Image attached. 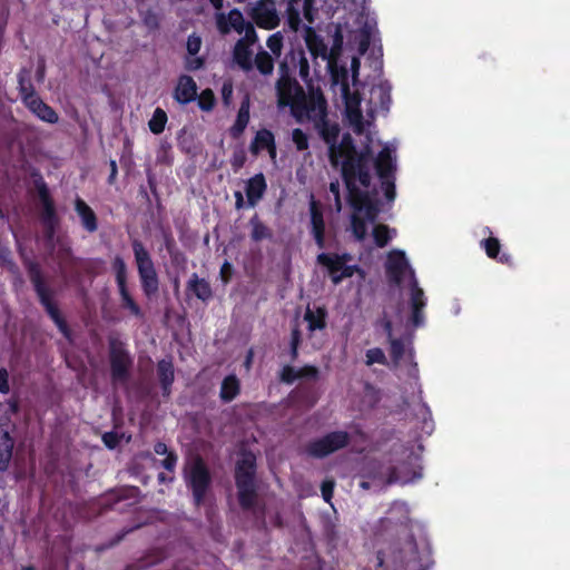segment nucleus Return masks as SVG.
<instances>
[{"mask_svg": "<svg viewBox=\"0 0 570 570\" xmlns=\"http://www.w3.org/2000/svg\"><path fill=\"white\" fill-rule=\"evenodd\" d=\"M277 71L275 90L279 107H289L297 120L306 117L315 124L327 117V104L322 91L311 89L307 96L296 79L297 71L303 81L309 79V62L302 47L291 48L279 61Z\"/></svg>", "mask_w": 570, "mask_h": 570, "instance_id": "f257e3e1", "label": "nucleus"}, {"mask_svg": "<svg viewBox=\"0 0 570 570\" xmlns=\"http://www.w3.org/2000/svg\"><path fill=\"white\" fill-rule=\"evenodd\" d=\"M318 129L321 138L328 145V160L333 168L341 166V177L351 191H355L353 179L358 178L363 188L371 186L370 163L372 160V148L370 145L357 150L351 134L345 132L337 144L340 126L331 124L327 117L316 120L314 124Z\"/></svg>", "mask_w": 570, "mask_h": 570, "instance_id": "f03ea898", "label": "nucleus"}, {"mask_svg": "<svg viewBox=\"0 0 570 570\" xmlns=\"http://www.w3.org/2000/svg\"><path fill=\"white\" fill-rule=\"evenodd\" d=\"M355 191H351L348 187L347 203L353 209L351 216V226L353 235L357 240H363L367 234L366 220L374 223L381 212V200L379 199V193L376 188L368 190V187L364 190L361 189L358 178L353 179Z\"/></svg>", "mask_w": 570, "mask_h": 570, "instance_id": "7ed1b4c3", "label": "nucleus"}, {"mask_svg": "<svg viewBox=\"0 0 570 570\" xmlns=\"http://www.w3.org/2000/svg\"><path fill=\"white\" fill-rule=\"evenodd\" d=\"M22 263L40 304L43 306L47 314L56 324L63 337L71 341L72 332L66 318L60 313L58 305L53 301V292L45 282L40 264L29 257H23Z\"/></svg>", "mask_w": 570, "mask_h": 570, "instance_id": "20e7f679", "label": "nucleus"}, {"mask_svg": "<svg viewBox=\"0 0 570 570\" xmlns=\"http://www.w3.org/2000/svg\"><path fill=\"white\" fill-rule=\"evenodd\" d=\"M256 456L252 452H244L235 465V484L237 500L244 511L257 512L256 503L258 492L256 485Z\"/></svg>", "mask_w": 570, "mask_h": 570, "instance_id": "39448f33", "label": "nucleus"}, {"mask_svg": "<svg viewBox=\"0 0 570 570\" xmlns=\"http://www.w3.org/2000/svg\"><path fill=\"white\" fill-rule=\"evenodd\" d=\"M131 248L141 291L147 298H153L159 292V277L151 255L138 238L131 239Z\"/></svg>", "mask_w": 570, "mask_h": 570, "instance_id": "423d86ee", "label": "nucleus"}, {"mask_svg": "<svg viewBox=\"0 0 570 570\" xmlns=\"http://www.w3.org/2000/svg\"><path fill=\"white\" fill-rule=\"evenodd\" d=\"M351 443V435L346 431H332L318 439L309 441L305 452L314 459H324L340 450L347 448Z\"/></svg>", "mask_w": 570, "mask_h": 570, "instance_id": "0eeeda50", "label": "nucleus"}, {"mask_svg": "<svg viewBox=\"0 0 570 570\" xmlns=\"http://www.w3.org/2000/svg\"><path fill=\"white\" fill-rule=\"evenodd\" d=\"M109 363L112 383H127L130 377L132 360L124 343L116 338L109 341Z\"/></svg>", "mask_w": 570, "mask_h": 570, "instance_id": "6e6552de", "label": "nucleus"}, {"mask_svg": "<svg viewBox=\"0 0 570 570\" xmlns=\"http://www.w3.org/2000/svg\"><path fill=\"white\" fill-rule=\"evenodd\" d=\"M210 483L212 475L206 463L200 456L196 458L187 478V484L191 489L196 507L204 503Z\"/></svg>", "mask_w": 570, "mask_h": 570, "instance_id": "1a4fd4ad", "label": "nucleus"}, {"mask_svg": "<svg viewBox=\"0 0 570 570\" xmlns=\"http://www.w3.org/2000/svg\"><path fill=\"white\" fill-rule=\"evenodd\" d=\"M115 281L121 299V306L128 309L134 316L142 317L140 306L135 302L127 286V265L122 257L116 256L111 263Z\"/></svg>", "mask_w": 570, "mask_h": 570, "instance_id": "9d476101", "label": "nucleus"}, {"mask_svg": "<svg viewBox=\"0 0 570 570\" xmlns=\"http://www.w3.org/2000/svg\"><path fill=\"white\" fill-rule=\"evenodd\" d=\"M411 273L412 282L415 279L414 271L411 268L405 253L393 249L387 254L385 262V274L390 284L400 286L406 272Z\"/></svg>", "mask_w": 570, "mask_h": 570, "instance_id": "9b49d317", "label": "nucleus"}, {"mask_svg": "<svg viewBox=\"0 0 570 570\" xmlns=\"http://www.w3.org/2000/svg\"><path fill=\"white\" fill-rule=\"evenodd\" d=\"M31 177L33 179L35 188L38 193V197L42 205L41 223H60V219L56 210L55 202L50 195L48 185L45 181L41 173L38 169H33L31 171Z\"/></svg>", "mask_w": 570, "mask_h": 570, "instance_id": "f8f14e48", "label": "nucleus"}, {"mask_svg": "<svg viewBox=\"0 0 570 570\" xmlns=\"http://www.w3.org/2000/svg\"><path fill=\"white\" fill-rule=\"evenodd\" d=\"M252 18L263 29L272 30L279 24L275 2L273 0H261L253 9Z\"/></svg>", "mask_w": 570, "mask_h": 570, "instance_id": "ddd939ff", "label": "nucleus"}, {"mask_svg": "<svg viewBox=\"0 0 570 570\" xmlns=\"http://www.w3.org/2000/svg\"><path fill=\"white\" fill-rule=\"evenodd\" d=\"M411 323L414 327H421L425 323L424 308L426 306V298L423 289L419 286L416 279L411 284Z\"/></svg>", "mask_w": 570, "mask_h": 570, "instance_id": "4468645a", "label": "nucleus"}, {"mask_svg": "<svg viewBox=\"0 0 570 570\" xmlns=\"http://www.w3.org/2000/svg\"><path fill=\"white\" fill-rule=\"evenodd\" d=\"M24 106L31 114L43 122L53 125L59 120L57 111L46 104L40 96H27L24 99Z\"/></svg>", "mask_w": 570, "mask_h": 570, "instance_id": "2eb2a0df", "label": "nucleus"}, {"mask_svg": "<svg viewBox=\"0 0 570 570\" xmlns=\"http://www.w3.org/2000/svg\"><path fill=\"white\" fill-rule=\"evenodd\" d=\"M197 83L191 76L180 75L174 89V99L180 105H188L197 98Z\"/></svg>", "mask_w": 570, "mask_h": 570, "instance_id": "dca6fc26", "label": "nucleus"}, {"mask_svg": "<svg viewBox=\"0 0 570 570\" xmlns=\"http://www.w3.org/2000/svg\"><path fill=\"white\" fill-rule=\"evenodd\" d=\"M267 190V183L263 173H258L246 180L245 194L247 207H255L264 197Z\"/></svg>", "mask_w": 570, "mask_h": 570, "instance_id": "f3484780", "label": "nucleus"}, {"mask_svg": "<svg viewBox=\"0 0 570 570\" xmlns=\"http://www.w3.org/2000/svg\"><path fill=\"white\" fill-rule=\"evenodd\" d=\"M95 274V265L90 259L78 257L61 276L72 283L81 284L85 276Z\"/></svg>", "mask_w": 570, "mask_h": 570, "instance_id": "a211bd4d", "label": "nucleus"}, {"mask_svg": "<svg viewBox=\"0 0 570 570\" xmlns=\"http://www.w3.org/2000/svg\"><path fill=\"white\" fill-rule=\"evenodd\" d=\"M374 165L376 175L379 178H389L395 176L396 170V164L395 159L392 155V150L385 146L383 147L380 153L377 154L376 158L372 157V160L370 163L371 165Z\"/></svg>", "mask_w": 570, "mask_h": 570, "instance_id": "6ab92c4d", "label": "nucleus"}, {"mask_svg": "<svg viewBox=\"0 0 570 570\" xmlns=\"http://www.w3.org/2000/svg\"><path fill=\"white\" fill-rule=\"evenodd\" d=\"M311 234L315 244L320 249L326 247L325 244V222L322 210L318 208L317 203L312 198L311 206Z\"/></svg>", "mask_w": 570, "mask_h": 570, "instance_id": "aec40b11", "label": "nucleus"}, {"mask_svg": "<svg viewBox=\"0 0 570 570\" xmlns=\"http://www.w3.org/2000/svg\"><path fill=\"white\" fill-rule=\"evenodd\" d=\"M75 212L80 218V223L82 228L89 233L94 234L98 230V217L94 209L79 196L76 197L75 202Z\"/></svg>", "mask_w": 570, "mask_h": 570, "instance_id": "412c9836", "label": "nucleus"}, {"mask_svg": "<svg viewBox=\"0 0 570 570\" xmlns=\"http://www.w3.org/2000/svg\"><path fill=\"white\" fill-rule=\"evenodd\" d=\"M157 377L160 383L161 395L169 397L171 394V385L175 381V368L170 358H163L157 362Z\"/></svg>", "mask_w": 570, "mask_h": 570, "instance_id": "4be33fe9", "label": "nucleus"}, {"mask_svg": "<svg viewBox=\"0 0 570 570\" xmlns=\"http://www.w3.org/2000/svg\"><path fill=\"white\" fill-rule=\"evenodd\" d=\"M228 22L226 21L225 17L222 14L218 18V28L222 33H227L229 31V26L237 32L243 33L244 29H246L248 21L245 20L243 13L238 9H232L228 12Z\"/></svg>", "mask_w": 570, "mask_h": 570, "instance_id": "5701e85b", "label": "nucleus"}, {"mask_svg": "<svg viewBox=\"0 0 570 570\" xmlns=\"http://www.w3.org/2000/svg\"><path fill=\"white\" fill-rule=\"evenodd\" d=\"M481 247L485 250V254L489 258L495 259L501 264H505L511 266L513 264V258L510 254L502 253L501 254V244L500 240L495 237H488L481 240Z\"/></svg>", "mask_w": 570, "mask_h": 570, "instance_id": "b1692460", "label": "nucleus"}, {"mask_svg": "<svg viewBox=\"0 0 570 570\" xmlns=\"http://www.w3.org/2000/svg\"><path fill=\"white\" fill-rule=\"evenodd\" d=\"M186 289L203 302H207L213 297V291L209 282L205 278H200L197 273L191 274L187 282Z\"/></svg>", "mask_w": 570, "mask_h": 570, "instance_id": "393cba45", "label": "nucleus"}, {"mask_svg": "<svg viewBox=\"0 0 570 570\" xmlns=\"http://www.w3.org/2000/svg\"><path fill=\"white\" fill-rule=\"evenodd\" d=\"M252 46L237 41L233 49V59L243 71H250L254 68Z\"/></svg>", "mask_w": 570, "mask_h": 570, "instance_id": "a878e982", "label": "nucleus"}, {"mask_svg": "<svg viewBox=\"0 0 570 570\" xmlns=\"http://www.w3.org/2000/svg\"><path fill=\"white\" fill-rule=\"evenodd\" d=\"M304 320L307 322L308 332L322 331L327 325V311L325 307H317L315 311L307 307Z\"/></svg>", "mask_w": 570, "mask_h": 570, "instance_id": "bb28decb", "label": "nucleus"}, {"mask_svg": "<svg viewBox=\"0 0 570 570\" xmlns=\"http://www.w3.org/2000/svg\"><path fill=\"white\" fill-rule=\"evenodd\" d=\"M14 440L8 431L0 433V472H6L12 459Z\"/></svg>", "mask_w": 570, "mask_h": 570, "instance_id": "cd10ccee", "label": "nucleus"}, {"mask_svg": "<svg viewBox=\"0 0 570 570\" xmlns=\"http://www.w3.org/2000/svg\"><path fill=\"white\" fill-rule=\"evenodd\" d=\"M249 118V99L245 98L239 106L236 120L229 130L233 138H238L245 131Z\"/></svg>", "mask_w": 570, "mask_h": 570, "instance_id": "c85d7f7f", "label": "nucleus"}, {"mask_svg": "<svg viewBox=\"0 0 570 570\" xmlns=\"http://www.w3.org/2000/svg\"><path fill=\"white\" fill-rule=\"evenodd\" d=\"M305 42L312 56L315 58L318 56L323 58L326 57L327 47L321 36H318L312 27L305 28Z\"/></svg>", "mask_w": 570, "mask_h": 570, "instance_id": "c756f323", "label": "nucleus"}, {"mask_svg": "<svg viewBox=\"0 0 570 570\" xmlns=\"http://www.w3.org/2000/svg\"><path fill=\"white\" fill-rule=\"evenodd\" d=\"M240 392V383L235 374L227 375L220 385L219 397L224 403L232 402Z\"/></svg>", "mask_w": 570, "mask_h": 570, "instance_id": "7c9ffc66", "label": "nucleus"}, {"mask_svg": "<svg viewBox=\"0 0 570 570\" xmlns=\"http://www.w3.org/2000/svg\"><path fill=\"white\" fill-rule=\"evenodd\" d=\"M274 142L275 136L269 129H259L249 145V151L256 156L262 150L274 147Z\"/></svg>", "mask_w": 570, "mask_h": 570, "instance_id": "2f4dec72", "label": "nucleus"}, {"mask_svg": "<svg viewBox=\"0 0 570 570\" xmlns=\"http://www.w3.org/2000/svg\"><path fill=\"white\" fill-rule=\"evenodd\" d=\"M154 452L158 455H166L164 460L160 461V465L169 471L174 472L178 462V455L175 451L168 450L166 443L158 441L154 444Z\"/></svg>", "mask_w": 570, "mask_h": 570, "instance_id": "473e14b6", "label": "nucleus"}, {"mask_svg": "<svg viewBox=\"0 0 570 570\" xmlns=\"http://www.w3.org/2000/svg\"><path fill=\"white\" fill-rule=\"evenodd\" d=\"M249 225L252 227L250 238L254 242H262L264 239L272 238V236H273L272 230L259 219L257 214H255L249 219Z\"/></svg>", "mask_w": 570, "mask_h": 570, "instance_id": "72a5a7b5", "label": "nucleus"}, {"mask_svg": "<svg viewBox=\"0 0 570 570\" xmlns=\"http://www.w3.org/2000/svg\"><path fill=\"white\" fill-rule=\"evenodd\" d=\"M316 262L318 265L326 267L332 282L333 277L340 276L343 265L331 253H320Z\"/></svg>", "mask_w": 570, "mask_h": 570, "instance_id": "f704fd0d", "label": "nucleus"}, {"mask_svg": "<svg viewBox=\"0 0 570 570\" xmlns=\"http://www.w3.org/2000/svg\"><path fill=\"white\" fill-rule=\"evenodd\" d=\"M256 69L263 76H271L274 71V59L273 57L265 50H259L255 59L253 61Z\"/></svg>", "mask_w": 570, "mask_h": 570, "instance_id": "c9c22d12", "label": "nucleus"}, {"mask_svg": "<svg viewBox=\"0 0 570 570\" xmlns=\"http://www.w3.org/2000/svg\"><path fill=\"white\" fill-rule=\"evenodd\" d=\"M372 99L377 100L381 110L389 111L392 102L391 87L387 85H380L372 89Z\"/></svg>", "mask_w": 570, "mask_h": 570, "instance_id": "e433bc0d", "label": "nucleus"}, {"mask_svg": "<svg viewBox=\"0 0 570 570\" xmlns=\"http://www.w3.org/2000/svg\"><path fill=\"white\" fill-rule=\"evenodd\" d=\"M168 117L164 109L157 107L148 121L149 130L154 135H159L164 131L166 124H167Z\"/></svg>", "mask_w": 570, "mask_h": 570, "instance_id": "4c0bfd02", "label": "nucleus"}, {"mask_svg": "<svg viewBox=\"0 0 570 570\" xmlns=\"http://www.w3.org/2000/svg\"><path fill=\"white\" fill-rule=\"evenodd\" d=\"M372 235H373L375 245L380 248L385 247L392 239L391 228L385 224L375 225L373 228Z\"/></svg>", "mask_w": 570, "mask_h": 570, "instance_id": "58836bf2", "label": "nucleus"}, {"mask_svg": "<svg viewBox=\"0 0 570 570\" xmlns=\"http://www.w3.org/2000/svg\"><path fill=\"white\" fill-rule=\"evenodd\" d=\"M198 107L203 111H212L216 105V97L210 88L204 89L198 96Z\"/></svg>", "mask_w": 570, "mask_h": 570, "instance_id": "ea45409f", "label": "nucleus"}, {"mask_svg": "<svg viewBox=\"0 0 570 570\" xmlns=\"http://www.w3.org/2000/svg\"><path fill=\"white\" fill-rule=\"evenodd\" d=\"M405 353V345L401 338H390V354L395 366H397Z\"/></svg>", "mask_w": 570, "mask_h": 570, "instance_id": "a19ab883", "label": "nucleus"}, {"mask_svg": "<svg viewBox=\"0 0 570 570\" xmlns=\"http://www.w3.org/2000/svg\"><path fill=\"white\" fill-rule=\"evenodd\" d=\"M286 22L288 28L294 32H297L302 24L299 11L292 3H288L286 9Z\"/></svg>", "mask_w": 570, "mask_h": 570, "instance_id": "79ce46f5", "label": "nucleus"}, {"mask_svg": "<svg viewBox=\"0 0 570 570\" xmlns=\"http://www.w3.org/2000/svg\"><path fill=\"white\" fill-rule=\"evenodd\" d=\"M366 365L371 366L373 364H382V365H386L387 364V358L383 352L382 348L380 347H373V348H370L366 351Z\"/></svg>", "mask_w": 570, "mask_h": 570, "instance_id": "37998d69", "label": "nucleus"}, {"mask_svg": "<svg viewBox=\"0 0 570 570\" xmlns=\"http://www.w3.org/2000/svg\"><path fill=\"white\" fill-rule=\"evenodd\" d=\"M292 140L298 151L308 149V136L301 128L293 129Z\"/></svg>", "mask_w": 570, "mask_h": 570, "instance_id": "c03bdc74", "label": "nucleus"}, {"mask_svg": "<svg viewBox=\"0 0 570 570\" xmlns=\"http://www.w3.org/2000/svg\"><path fill=\"white\" fill-rule=\"evenodd\" d=\"M278 379L282 383L291 385L298 380L297 370L289 364L284 365L279 371Z\"/></svg>", "mask_w": 570, "mask_h": 570, "instance_id": "a18cd8bd", "label": "nucleus"}, {"mask_svg": "<svg viewBox=\"0 0 570 570\" xmlns=\"http://www.w3.org/2000/svg\"><path fill=\"white\" fill-rule=\"evenodd\" d=\"M384 196L387 202H393L396 197L395 176L389 178H380Z\"/></svg>", "mask_w": 570, "mask_h": 570, "instance_id": "49530a36", "label": "nucleus"}, {"mask_svg": "<svg viewBox=\"0 0 570 570\" xmlns=\"http://www.w3.org/2000/svg\"><path fill=\"white\" fill-rule=\"evenodd\" d=\"M266 45L273 55L281 56L283 48V36L281 32L273 33L268 37Z\"/></svg>", "mask_w": 570, "mask_h": 570, "instance_id": "de8ad7c7", "label": "nucleus"}, {"mask_svg": "<svg viewBox=\"0 0 570 570\" xmlns=\"http://www.w3.org/2000/svg\"><path fill=\"white\" fill-rule=\"evenodd\" d=\"M361 268L357 265H343L342 272L340 273V276L333 277V284L338 285L343 282L345 278H351L355 275V273H361Z\"/></svg>", "mask_w": 570, "mask_h": 570, "instance_id": "09e8293b", "label": "nucleus"}, {"mask_svg": "<svg viewBox=\"0 0 570 570\" xmlns=\"http://www.w3.org/2000/svg\"><path fill=\"white\" fill-rule=\"evenodd\" d=\"M19 96L21 98V101L24 104V99L28 96H39L37 91L35 90L33 85L30 81H26L23 77H19Z\"/></svg>", "mask_w": 570, "mask_h": 570, "instance_id": "8fccbe9b", "label": "nucleus"}, {"mask_svg": "<svg viewBox=\"0 0 570 570\" xmlns=\"http://www.w3.org/2000/svg\"><path fill=\"white\" fill-rule=\"evenodd\" d=\"M72 256H75V255L72 253L71 247L68 245L61 244L56 252L55 262L57 263L58 266H60L61 264H63L66 261H68Z\"/></svg>", "mask_w": 570, "mask_h": 570, "instance_id": "3c124183", "label": "nucleus"}, {"mask_svg": "<svg viewBox=\"0 0 570 570\" xmlns=\"http://www.w3.org/2000/svg\"><path fill=\"white\" fill-rule=\"evenodd\" d=\"M202 48V38L196 33L188 36L186 49L189 56H196Z\"/></svg>", "mask_w": 570, "mask_h": 570, "instance_id": "603ef678", "label": "nucleus"}, {"mask_svg": "<svg viewBox=\"0 0 570 570\" xmlns=\"http://www.w3.org/2000/svg\"><path fill=\"white\" fill-rule=\"evenodd\" d=\"M330 193L334 197V207L335 210L338 213L342 210V198H341V190H340V181L337 179L330 183L328 186Z\"/></svg>", "mask_w": 570, "mask_h": 570, "instance_id": "864d4df0", "label": "nucleus"}, {"mask_svg": "<svg viewBox=\"0 0 570 570\" xmlns=\"http://www.w3.org/2000/svg\"><path fill=\"white\" fill-rule=\"evenodd\" d=\"M298 379L317 380L320 371L314 365H304L297 370Z\"/></svg>", "mask_w": 570, "mask_h": 570, "instance_id": "5fc2aeb1", "label": "nucleus"}, {"mask_svg": "<svg viewBox=\"0 0 570 570\" xmlns=\"http://www.w3.org/2000/svg\"><path fill=\"white\" fill-rule=\"evenodd\" d=\"M161 235H163L164 246L168 254L179 249L177 247L175 237L169 228L163 229Z\"/></svg>", "mask_w": 570, "mask_h": 570, "instance_id": "6e6d98bb", "label": "nucleus"}, {"mask_svg": "<svg viewBox=\"0 0 570 570\" xmlns=\"http://www.w3.org/2000/svg\"><path fill=\"white\" fill-rule=\"evenodd\" d=\"M243 32H244V37L238 39L237 41H243V43L253 46L258 40L256 30L252 22H249L247 24L246 29H244Z\"/></svg>", "mask_w": 570, "mask_h": 570, "instance_id": "4d7b16f0", "label": "nucleus"}, {"mask_svg": "<svg viewBox=\"0 0 570 570\" xmlns=\"http://www.w3.org/2000/svg\"><path fill=\"white\" fill-rule=\"evenodd\" d=\"M205 65V58L203 57H186L185 59V69L187 71H197L202 69Z\"/></svg>", "mask_w": 570, "mask_h": 570, "instance_id": "13d9d810", "label": "nucleus"}, {"mask_svg": "<svg viewBox=\"0 0 570 570\" xmlns=\"http://www.w3.org/2000/svg\"><path fill=\"white\" fill-rule=\"evenodd\" d=\"M246 163V154L244 150H237L234 151L232 158H230V165L234 171H238L240 168L244 167Z\"/></svg>", "mask_w": 570, "mask_h": 570, "instance_id": "bf43d9fd", "label": "nucleus"}, {"mask_svg": "<svg viewBox=\"0 0 570 570\" xmlns=\"http://www.w3.org/2000/svg\"><path fill=\"white\" fill-rule=\"evenodd\" d=\"M102 442L108 449L112 450L120 443V436L117 432L109 431L104 433Z\"/></svg>", "mask_w": 570, "mask_h": 570, "instance_id": "052dcab7", "label": "nucleus"}, {"mask_svg": "<svg viewBox=\"0 0 570 570\" xmlns=\"http://www.w3.org/2000/svg\"><path fill=\"white\" fill-rule=\"evenodd\" d=\"M371 45V30L365 26L361 30V38L358 42V49L361 53H365Z\"/></svg>", "mask_w": 570, "mask_h": 570, "instance_id": "680f3d73", "label": "nucleus"}, {"mask_svg": "<svg viewBox=\"0 0 570 570\" xmlns=\"http://www.w3.org/2000/svg\"><path fill=\"white\" fill-rule=\"evenodd\" d=\"M168 255H169L170 263L173 266L181 267V268H184L186 266L187 258H186V255L180 249L171 252Z\"/></svg>", "mask_w": 570, "mask_h": 570, "instance_id": "e2e57ef3", "label": "nucleus"}, {"mask_svg": "<svg viewBox=\"0 0 570 570\" xmlns=\"http://www.w3.org/2000/svg\"><path fill=\"white\" fill-rule=\"evenodd\" d=\"M334 485H335L334 481H332V480H325L322 482L321 492H322V497L325 502L331 501V499L333 497Z\"/></svg>", "mask_w": 570, "mask_h": 570, "instance_id": "0e129e2a", "label": "nucleus"}, {"mask_svg": "<svg viewBox=\"0 0 570 570\" xmlns=\"http://www.w3.org/2000/svg\"><path fill=\"white\" fill-rule=\"evenodd\" d=\"M9 392V372L6 367H0V393L8 394Z\"/></svg>", "mask_w": 570, "mask_h": 570, "instance_id": "69168bd1", "label": "nucleus"}, {"mask_svg": "<svg viewBox=\"0 0 570 570\" xmlns=\"http://www.w3.org/2000/svg\"><path fill=\"white\" fill-rule=\"evenodd\" d=\"M220 278L223 283L227 284L233 275V266L229 262L225 261L220 267Z\"/></svg>", "mask_w": 570, "mask_h": 570, "instance_id": "338daca9", "label": "nucleus"}, {"mask_svg": "<svg viewBox=\"0 0 570 570\" xmlns=\"http://www.w3.org/2000/svg\"><path fill=\"white\" fill-rule=\"evenodd\" d=\"M301 343H302V332L298 328V326H295L291 331L289 346L299 348Z\"/></svg>", "mask_w": 570, "mask_h": 570, "instance_id": "774afa93", "label": "nucleus"}]
</instances>
